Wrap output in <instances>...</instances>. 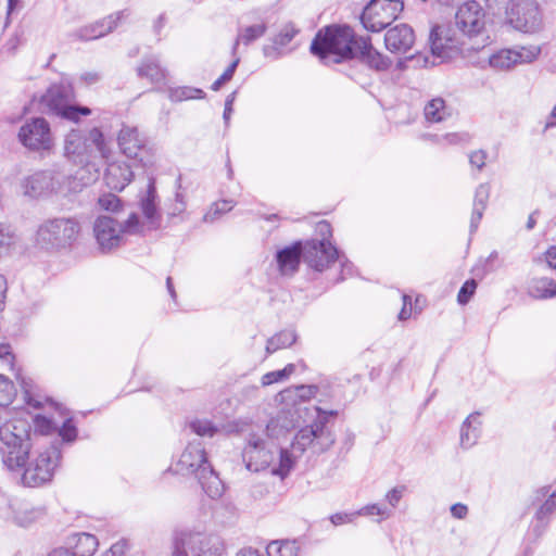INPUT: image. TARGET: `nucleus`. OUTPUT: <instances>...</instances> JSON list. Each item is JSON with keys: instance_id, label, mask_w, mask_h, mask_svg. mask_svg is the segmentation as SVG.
<instances>
[{"instance_id": "obj_1", "label": "nucleus", "mask_w": 556, "mask_h": 556, "mask_svg": "<svg viewBox=\"0 0 556 556\" xmlns=\"http://www.w3.org/2000/svg\"><path fill=\"white\" fill-rule=\"evenodd\" d=\"M316 386L289 387L274 397L279 412L270 417L265 427L269 439H285L300 426L301 421L307 425L299 428L292 440V447L303 453L312 448L315 453L328 451L336 442L334 433L327 427L331 418L337 416L336 410H326L319 406L305 407L303 403L317 395Z\"/></svg>"}, {"instance_id": "obj_2", "label": "nucleus", "mask_w": 556, "mask_h": 556, "mask_svg": "<svg viewBox=\"0 0 556 556\" xmlns=\"http://www.w3.org/2000/svg\"><path fill=\"white\" fill-rule=\"evenodd\" d=\"M61 463L60 450L51 443L35 442L26 451L17 468H7L18 475L22 485L40 488L53 480Z\"/></svg>"}, {"instance_id": "obj_3", "label": "nucleus", "mask_w": 556, "mask_h": 556, "mask_svg": "<svg viewBox=\"0 0 556 556\" xmlns=\"http://www.w3.org/2000/svg\"><path fill=\"white\" fill-rule=\"evenodd\" d=\"M245 467L250 471L268 470L273 476L286 478L295 464V456L285 448H278L258 434H251L242 454Z\"/></svg>"}, {"instance_id": "obj_4", "label": "nucleus", "mask_w": 556, "mask_h": 556, "mask_svg": "<svg viewBox=\"0 0 556 556\" xmlns=\"http://www.w3.org/2000/svg\"><path fill=\"white\" fill-rule=\"evenodd\" d=\"M359 39L346 25H331L319 30L312 42V52L324 62L339 63L357 56Z\"/></svg>"}, {"instance_id": "obj_5", "label": "nucleus", "mask_w": 556, "mask_h": 556, "mask_svg": "<svg viewBox=\"0 0 556 556\" xmlns=\"http://www.w3.org/2000/svg\"><path fill=\"white\" fill-rule=\"evenodd\" d=\"M30 420L17 416L0 427V455L5 468H17L34 443H30Z\"/></svg>"}, {"instance_id": "obj_6", "label": "nucleus", "mask_w": 556, "mask_h": 556, "mask_svg": "<svg viewBox=\"0 0 556 556\" xmlns=\"http://www.w3.org/2000/svg\"><path fill=\"white\" fill-rule=\"evenodd\" d=\"M143 231L144 225L136 213L129 214L123 223L105 215L98 216L93 223V237L102 252H111L124 243L126 236Z\"/></svg>"}, {"instance_id": "obj_7", "label": "nucleus", "mask_w": 556, "mask_h": 556, "mask_svg": "<svg viewBox=\"0 0 556 556\" xmlns=\"http://www.w3.org/2000/svg\"><path fill=\"white\" fill-rule=\"evenodd\" d=\"M63 151L64 156L76 164L86 163L93 151H98L103 159L111 153L110 144L99 128L90 129L87 136L79 130H71L65 136Z\"/></svg>"}, {"instance_id": "obj_8", "label": "nucleus", "mask_w": 556, "mask_h": 556, "mask_svg": "<svg viewBox=\"0 0 556 556\" xmlns=\"http://www.w3.org/2000/svg\"><path fill=\"white\" fill-rule=\"evenodd\" d=\"M505 21L515 31L525 35L539 34L544 27L543 12L535 0H508Z\"/></svg>"}, {"instance_id": "obj_9", "label": "nucleus", "mask_w": 556, "mask_h": 556, "mask_svg": "<svg viewBox=\"0 0 556 556\" xmlns=\"http://www.w3.org/2000/svg\"><path fill=\"white\" fill-rule=\"evenodd\" d=\"M542 45L536 42L517 43L495 50L488 59L495 72L508 73L518 66L530 65L540 60Z\"/></svg>"}, {"instance_id": "obj_10", "label": "nucleus", "mask_w": 556, "mask_h": 556, "mask_svg": "<svg viewBox=\"0 0 556 556\" xmlns=\"http://www.w3.org/2000/svg\"><path fill=\"white\" fill-rule=\"evenodd\" d=\"M17 379L23 389L26 403L31 407L43 409V413L31 417L35 431L42 435H50L56 432L60 420L55 409L49 406L48 402L52 401L40 396L38 386L31 378L18 375Z\"/></svg>"}, {"instance_id": "obj_11", "label": "nucleus", "mask_w": 556, "mask_h": 556, "mask_svg": "<svg viewBox=\"0 0 556 556\" xmlns=\"http://www.w3.org/2000/svg\"><path fill=\"white\" fill-rule=\"evenodd\" d=\"M488 14L477 1H466L456 10L455 26L469 40L480 38L482 46L488 45Z\"/></svg>"}, {"instance_id": "obj_12", "label": "nucleus", "mask_w": 556, "mask_h": 556, "mask_svg": "<svg viewBox=\"0 0 556 556\" xmlns=\"http://www.w3.org/2000/svg\"><path fill=\"white\" fill-rule=\"evenodd\" d=\"M79 224L73 218H55L43 223L36 236L42 248H56L75 240L79 233Z\"/></svg>"}, {"instance_id": "obj_13", "label": "nucleus", "mask_w": 556, "mask_h": 556, "mask_svg": "<svg viewBox=\"0 0 556 556\" xmlns=\"http://www.w3.org/2000/svg\"><path fill=\"white\" fill-rule=\"evenodd\" d=\"M47 517L45 505L24 498H12L2 509V518L22 529H28L43 521Z\"/></svg>"}, {"instance_id": "obj_14", "label": "nucleus", "mask_w": 556, "mask_h": 556, "mask_svg": "<svg viewBox=\"0 0 556 556\" xmlns=\"http://www.w3.org/2000/svg\"><path fill=\"white\" fill-rule=\"evenodd\" d=\"M404 9L401 0H371L362 14L363 26L378 33L395 21Z\"/></svg>"}, {"instance_id": "obj_15", "label": "nucleus", "mask_w": 556, "mask_h": 556, "mask_svg": "<svg viewBox=\"0 0 556 556\" xmlns=\"http://www.w3.org/2000/svg\"><path fill=\"white\" fill-rule=\"evenodd\" d=\"M304 261L316 270H324L336 260H339L343 271L351 274L352 264L344 257H340L337 249L328 240H311L303 247Z\"/></svg>"}, {"instance_id": "obj_16", "label": "nucleus", "mask_w": 556, "mask_h": 556, "mask_svg": "<svg viewBox=\"0 0 556 556\" xmlns=\"http://www.w3.org/2000/svg\"><path fill=\"white\" fill-rule=\"evenodd\" d=\"M428 41L432 56L440 62L450 61L462 52L460 41L447 24L433 25Z\"/></svg>"}, {"instance_id": "obj_17", "label": "nucleus", "mask_w": 556, "mask_h": 556, "mask_svg": "<svg viewBox=\"0 0 556 556\" xmlns=\"http://www.w3.org/2000/svg\"><path fill=\"white\" fill-rule=\"evenodd\" d=\"M20 142L36 152L51 151L54 140L48 122L42 117L27 121L18 130Z\"/></svg>"}, {"instance_id": "obj_18", "label": "nucleus", "mask_w": 556, "mask_h": 556, "mask_svg": "<svg viewBox=\"0 0 556 556\" xmlns=\"http://www.w3.org/2000/svg\"><path fill=\"white\" fill-rule=\"evenodd\" d=\"M70 98V91L64 90L62 86L53 85L42 97V102L56 115L72 121H77L78 114L89 115L91 113V111L86 106L76 108L68 105L67 101Z\"/></svg>"}, {"instance_id": "obj_19", "label": "nucleus", "mask_w": 556, "mask_h": 556, "mask_svg": "<svg viewBox=\"0 0 556 556\" xmlns=\"http://www.w3.org/2000/svg\"><path fill=\"white\" fill-rule=\"evenodd\" d=\"M210 463L206 453L200 442H193L186 446L175 465V472L181 476H197Z\"/></svg>"}, {"instance_id": "obj_20", "label": "nucleus", "mask_w": 556, "mask_h": 556, "mask_svg": "<svg viewBox=\"0 0 556 556\" xmlns=\"http://www.w3.org/2000/svg\"><path fill=\"white\" fill-rule=\"evenodd\" d=\"M415 40L413 27L405 23L389 28L384 34L386 48L394 53H406L413 48Z\"/></svg>"}, {"instance_id": "obj_21", "label": "nucleus", "mask_w": 556, "mask_h": 556, "mask_svg": "<svg viewBox=\"0 0 556 556\" xmlns=\"http://www.w3.org/2000/svg\"><path fill=\"white\" fill-rule=\"evenodd\" d=\"M134 178L130 166L123 161H115L108 164L104 174L106 186L115 191H122Z\"/></svg>"}, {"instance_id": "obj_22", "label": "nucleus", "mask_w": 556, "mask_h": 556, "mask_svg": "<svg viewBox=\"0 0 556 556\" xmlns=\"http://www.w3.org/2000/svg\"><path fill=\"white\" fill-rule=\"evenodd\" d=\"M55 189L54 180L49 172H39L26 177L22 182L23 193L30 198H39Z\"/></svg>"}, {"instance_id": "obj_23", "label": "nucleus", "mask_w": 556, "mask_h": 556, "mask_svg": "<svg viewBox=\"0 0 556 556\" xmlns=\"http://www.w3.org/2000/svg\"><path fill=\"white\" fill-rule=\"evenodd\" d=\"M139 206L147 220L142 223L144 230L147 228H155L160 219V214L157 208V192L153 179L149 181L144 194L140 198Z\"/></svg>"}, {"instance_id": "obj_24", "label": "nucleus", "mask_w": 556, "mask_h": 556, "mask_svg": "<svg viewBox=\"0 0 556 556\" xmlns=\"http://www.w3.org/2000/svg\"><path fill=\"white\" fill-rule=\"evenodd\" d=\"M98 547V539L90 533H73L66 539V548H68L74 556H92Z\"/></svg>"}, {"instance_id": "obj_25", "label": "nucleus", "mask_w": 556, "mask_h": 556, "mask_svg": "<svg viewBox=\"0 0 556 556\" xmlns=\"http://www.w3.org/2000/svg\"><path fill=\"white\" fill-rule=\"evenodd\" d=\"M117 144L123 154L127 157H137L143 148V140L140 138L137 128L124 126L117 135Z\"/></svg>"}, {"instance_id": "obj_26", "label": "nucleus", "mask_w": 556, "mask_h": 556, "mask_svg": "<svg viewBox=\"0 0 556 556\" xmlns=\"http://www.w3.org/2000/svg\"><path fill=\"white\" fill-rule=\"evenodd\" d=\"M122 18V13L112 14L100 22L87 25L78 30V37L84 40L100 38L112 31Z\"/></svg>"}, {"instance_id": "obj_27", "label": "nucleus", "mask_w": 556, "mask_h": 556, "mask_svg": "<svg viewBox=\"0 0 556 556\" xmlns=\"http://www.w3.org/2000/svg\"><path fill=\"white\" fill-rule=\"evenodd\" d=\"M303 249L300 243H294L277 252L276 261L278 269L282 275H292L300 264Z\"/></svg>"}, {"instance_id": "obj_28", "label": "nucleus", "mask_w": 556, "mask_h": 556, "mask_svg": "<svg viewBox=\"0 0 556 556\" xmlns=\"http://www.w3.org/2000/svg\"><path fill=\"white\" fill-rule=\"evenodd\" d=\"M481 415L480 413H471L463 422L460 428V445L464 448L472 447L481 433Z\"/></svg>"}, {"instance_id": "obj_29", "label": "nucleus", "mask_w": 556, "mask_h": 556, "mask_svg": "<svg viewBox=\"0 0 556 556\" xmlns=\"http://www.w3.org/2000/svg\"><path fill=\"white\" fill-rule=\"evenodd\" d=\"M357 56L359 55L370 67L383 71L390 66V60L376 50L368 40L359 38Z\"/></svg>"}, {"instance_id": "obj_30", "label": "nucleus", "mask_w": 556, "mask_h": 556, "mask_svg": "<svg viewBox=\"0 0 556 556\" xmlns=\"http://www.w3.org/2000/svg\"><path fill=\"white\" fill-rule=\"evenodd\" d=\"M195 478L210 497L218 498L224 493V484L210 464Z\"/></svg>"}, {"instance_id": "obj_31", "label": "nucleus", "mask_w": 556, "mask_h": 556, "mask_svg": "<svg viewBox=\"0 0 556 556\" xmlns=\"http://www.w3.org/2000/svg\"><path fill=\"white\" fill-rule=\"evenodd\" d=\"M51 408H54L60 420L58 425V433L65 442H73L77 438V429L73 422L70 413L56 402H48Z\"/></svg>"}, {"instance_id": "obj_32", "label": "nucleus", "mask_w": 556, "mask_h": 556, "mask_svg": "<svg viewBox=\"0 0 556 556\" xmlns=\"http://www.w3.org/2000/svg\"><path fill=\"white\" fill-rule=\"evenodd\" d=\"M167 216L169 218L185 219L187 217V192L182 188L180 177L176 181L174 198L167 206Z\"/></svg>"}, {"instance_id": "obj_33", "label": "nucleus", "mask_w": 556, "mask_h": 556, "mask_svg": "<svg viewBox=\"0 0 556 556\" xmlns=\"http://www.w3.org/2000/svg\"><path fill=\"white\" fill-rule=\"evenodd\" d=\"M425 118L429 123H440L451 116V109L441 97L429 100L424 108Z\"/></svg>"}, {"instance_id": "obj_34", "label": "nucleus", "mask_w": 556, "mask_h": 556, "mask_svg": "<svg viewBox=\"0 0 556 556\" xmlns=\"http://www.w3.org/2000/svg\"><path fill=\"white\" fill-rule=\"evenodd\" d=\"M491 187L488 184H481L475 191L472 214H471V228L476 229L479 222L483 216L486 204L490 198Z\"/></svg>"}, {"instance_id": "obj_35", "label": "nucleus", "mask_w": 556, "mask_h": 556, "mask_svg": "<svg viewBox=\"0 0 556 556\" xmlns=\"http://www.w3.org/2000/svg\"><path fill=\"white\" fill-rule=\"evenodd\" d=\"M528 293L540 300L554 298L556 296V282L546 277L533 278L529 281Z\"/></svg>"}, {"instance_id": "obj_36", "label": "nucleus", "mask_w": 556, "mask_h": 556, "mask_svg": "<svg viewBox=\"0 0 556 556\" xmlns=\"http://www.w3.org/2000/svg\"><path fill=\"white\" fill-rule=\"evenodd\" d=\"M298 339L296 332L291 329L282 330L267 340L266 352L271 354L280 349L290 348Z\"/></svg>"}, {"instance_id": "obj_37", "label": "nucleus", "mask_w": 556, "mask_h": 556, "mask_svg": "<svg viewBox=\"0 0 556 556\" xmlns=\"http://www.w3.org/2000/svg\"><path fill=\"white\" fill-rule=\"evenodd\" d=\"M138 74L141 77H147L153 84H159L165 80L166 73L160 66L156 60L149 59L144 61L138 68Z\"/></svg>"}, {"instance_id": "obj_38", "label": "nucleus", "mask_w": 556, "mask_h": 556, "mask_svg": "<svg viewBox=\"0 0 556 556\" xmlns=\"http://www.w3.org/2000/svg\"><path fill=\"white\" fill-rule=\"evenodd\" d=\"M267 556H298L299 546L295 541H273L266 547Z\"/></svg>"}, {"instance_id": "obj_39", "label": "nucleus", "mask_w": 556, "mask_h": 556, "mask_svg": "<svg viewBox=\"0 0 556 556\" xmlns=\"http://www.w3.org/2000/svg\"><path fill=\"white\" fill-rule=\"evenodd\" d=\"M357 516L376 518L377 522H381L392 516V510L383 504L371 503L357 509Z\"/></svg>"}, {"instance_id": "obj_40", "label": "nucleus", "mask_w": 556, "mask_h": 556, "mask_svg": "<svg viewBox=\"0 0 556 556\" xmlns=\"http://www.w3.org/2000/svg\"><path fill=\"white\" fill-rule=\"evenodd\" d=\"M236 205L233 200H219L214 202L205 212L203 220L205 223H213L220 218L226 213L230 212Z\"/></svg>"}, {"instance_id": "obj_41", "label": "nucleus", "mask_w": 556, "mask_h": 556, "mask_svg": "<svg viewBox=\"0 0 556 556\" xmlns=\"http://www.w3.org/2000/svg\"><path fill=\"white\" fill-rule=\"evenodd\" d=\"M295 372V365L288 364L282 369L266 372L261 378V384L268 387L274 383H281L287 381Z\"/></svg>"}, {"instance_id": "obj_42", "label": "nucleus", "mask_w": 556, "mask_h": 556, "mask_svg": "<svg viewBox=\"0 0 556 556\" xmlns=\"http://www.w3.org/2000/svg\"><path fill=\"white\" fill-rule=\"evenodd\" d=\"M205 96L204 91L193 87H175L169 88L168 97L172 101L181 102L187 100L203 99Z\"/></svg>"}, {"instance_id": "obj_43", "label": "nucleus", "mask_w": 556, "mask_h": 556, "mask_svg": "<svg viewBox=\"0 0 556 556\" xmlns=\"http://www.w3.org/2000/svg\"><path fill=\"white\" fill-rule=\"evenodd\" d=\"M98 206L102 211L118 213L123 210V202L116 194L104 193L99 197Z\"/></svg>"}, {"instance_id": "obj_44", "label": "nucleus", "mask_w": 556, "mask_h": 556, "mask_svg": "<svg viewBox=\"0 0 556 556\" xmlns=\"http://www.w3.org/2000/svg\"><path fill=\"white\" fill-rule=\"evenodd\" d=\"M15 396V388L13 383L0 375V406L7 407L10 405Z\"/></svg>"}, {"instance_id": "obj_45", "label": "nucleus", "mask_w": 556, "mask_h": 556, "mask_svg": "<svg viewBox=\"0 0 556 556\" xmlns=\"http://www.w3.org/2000/svg\"><path fill=\"white\" fill-rule=\"evenodd\" d=\"M265 33V26L263 24H257L245 28L237 38L236 45L243 42L244 45L250 43L251 41L260 38Z\"/></svg>"}, {"instance_id": "obj_46", "label": "nucleus", "mask_w": 556, "mask_h": 556, "mask_svg": "<svg viewBox=\"0 0 556 556\" xmlns=\"http://www.w3.org/2000/svg\"><path fill=\"white\" fill-rule=\"evenodd\" d=\"M193 432L201 437H213L216 433V428L210 420L197 419L190 424Z\"/></svg>"}, {"instance_id": "obj_47", "label": "nucleus", "mask_w": 556, "mask_h": 556, "mask_svg": "<svg viewBox=\"0 0 556 556\" xmlns=\"http://www.w3.org/2000/svg\"><path fill=\"white\" fill-rule=\"evenodd\" d=\"M477 289V282L475 279L467 280L460 288L457 294V302L460 305H465L469 302L471 296L475 294Z\"/></svg>"}, {"instance_id": "obj_48", "label": "nucleus", "mask_w": 556, "mask_h": 556, "mask_svg": "<svg viewBox=\"0 0 556 556\" xmlns=\"http://www.w3.org/2000/svg\"><path fill=\"white\" fill-rule=\"evenodd\" d=\"M358 518L357 510L351 513H336L330 516L333 526H342L354 522Z\"/></svg>"}, {"instance_id": "obj_49", "label": "nucleus", "mask_w": 556, "mask_h": 556, "mask_svg": "<svg viewBox=\"0 0 556 556\" xmlns=\"http://www.w3.org/2000/svg\"><path fill=\"white\" fill-rule=\"evenodd\" d=\"M207 541V538L206 536H203V535H200V534H195V535H189L182 543V547L181 548H186L187 551H191L192 553V556L193 555H197L198 553H195L193 549L195 546H200L202 553H205V549H203L202 545L204 544V542Z\"/></svg>"}, {"instance_id": "obj_50", "label": "nucleus", "mask_w": 556, "mask_h": 556, "mask_svg": "<svg viewBox=\"0 0 556 556\" xmlns=\"http://www.w3.org/2000/svg\"><path fill=\"white\" fill-rule=\"evenodd\" d=\"M405 490L406 489L404 485H399L392 488L386 493L384 498L392 508H395L397 506V504L400 503L405 493Z\"/></svg>"}, {"instance_id": "obj_51", "label": "nucleus", "mask_w": 556, "mask_h": 556, "mask_svg": "<svg viewBox=\"0 0 556 556\" xmlns=\"http://www.w3.org/2000/svg\"><path fill=\"white\" fill-rule=\"evenodd\" d=\"M298 29L294 25L288 24L283 27V29L277 36L276 42L283 46L290 42L294 36L296 35Z\"/></svg>"}, {"instance_id": "obj_52", "label": "nucleus", "mask_w": 556, "mask_h": 556, "mask_svg": "<svg viewBox=\"0 0 556 556\" xmlns=\"http://www.w3.org/2000/svg\"><path fill=\"white\" fill-rule=\"evenodd\" d=\"M238 60L233 61L223 73V75L214 81V84L212 85L213 90H218L224 83L228 81L232 77L235 70L238 65Z\"/></svg>"}, {"instance_id": "obj_53", "label": "nucleus", "mask_w": 556, "mask_h": 556, "mask_svg": "<svg viewBox=\"0 0 556 556\" xmlns=\"http://www.w3.org/2000/svg\"><path fill=\"white\" fill-rule=\"evenodd\" d=\"M413 315V305L410 296L404 294L403 295V306L399 313L400 320H407Z\"/></svg>"}, {"instance_id": "obj_54", "label": "nucleus", "mask_w": 556, "mask_h": 556, "mask_svg": "<svg viewBox=\"0 0 556 556\" xmlns=\"http://www.w3.org/2000/svg\"><path fill=\"white\" fill-rule=\"evenodd\" d=\"M556 509V490L549 495V497L541 506L536 515L544 516L551 514Z\"/></svg>"}, {"instance_id": "obj_55", "label": "nucleus", "mask_w": 556, "mask_h": 556, "mask_svg": "<svg viewBox=\"0 0 556 556\" xmlns=\"http://www.w3.org/2000/svg\"><path fill=\"white\" fill-rule=\"evenodd\" d=\"M485 160H486V154L482 150L473 151L469 155L470 164L472 166L477 167L478 169H481L484 166Z\"/></svg>"}, {"instance_id": "obj_56", "label": "nucleus", "mask_w": 556, "mask_h": 556, "mask_svg": "<svg viewBox=\"0 0 556 556\" xmlns=\"http://www.w3.org/2000/svg\"><path fill=\"white\" fill-rule=\"evenodd\" d=\"M126 543L117 542L113 544L102 556H125Z\"/></svg>"}, {"instance_id": "obj_57", "label": "nucleus", "mask_w": 556, "mask_h": 556, "mask_svg": "<svg viewBox=\"0 0 556 556\" xmlns=\"http://www.w3.org/2000/svg\"><path fill=\"white\" fill-rule=\"evenodd\" d=\"M451 514L456 519H464L468 514V507L463 503H456L451 506Z\"/></svg>"}, {"instance_id": "obj_58", "label": "nucleus", "mask_w": 556, "mask_h": 556, "mask_svg": "<svg viewBox=\"0 0 556 556\" xmlns=\"http://www.w3.org/2000/svg\"><path fill=\"white\" fill-rule=\"evenodd\" d=\"M235 99H236V92H231L227 99H226V102H225V110H224V119L226 123L229 122L230 119V116L232 114V104L235 102Z\"/></svg>"}, {"instance_id": "obj_59", "label": "nucleus", "mask_w": 556, "mask_h": 556, "mask_svg": "<svg viewBox=\"0 0 556 556\" xmlns=\"http://www.w3.org/2000/svg\"><path fill=\"white\" fill-rule=\"evenodd\" d=\"M80 80L87 85H93L100 80V75L97 72H85L80 75Z\"/></svg>"}, {"instance_id": "obj_60", "label": "nucleus", "mask_w": 556, "mask_h": 556, "mask_svg": "<svg viewBox=\"0 0 556 556\" xmlns=\"http://www.w3.org/2000/svg\"><path fill=\"white\" fill-rule=\"evenodd\" d=\"M545 260L551 268L556 269V247H553L546 251Z\"/></svg>"}, {"instance_id": "obj_61", "label": "nucleus", "mask_w": 556, "mask_h": 556, "mask_svg": "<svg viewBox=\"0 0 556 556\" xmlns=\"http://www.w3.org/2000/svg\"><path fill=\"white\" fill-rule=\"evenodd\" d=\"M7 293V281L3 276L0 275V312H2L4 307V300Z\"/></svg>"}, {"instance_id": "obj_62", "label": "nucleus", "mask_w": 556, "mask_h": 556, "mask_svg": "<svg viewBox=\"0 0 556 556\" xmlns=\"http://www.w3.org/2000/svg\"><path fill=\"white\" fill-rule=\"evenodd\" d=\"M48 556H74L66 547H58L51 551Z\"/></svg>"}, {"instance_id": "obj_63", "label": "nucleus", "mask_w": 556, "mask_h": 556, "mask_svg": "<svg viewBox=\"0 0 556 556\" xmlns=\"http://www.w3.org/2000/svg\"><path fill=\"white\" fill-rule=\"evenodd\" d=\"M465 136L458 134H447L445 140L451 144H456L464 141Z\"/></svg>"}, {"instance_id": "obj_64", "label": "nucleus", "mask_w": 556, "mask_h": 556, "mask_svg": "<svg viewBox=\"0 0 556 556\" xmlns=\"http://www.w3.org/2000/svg\"><path fill=\"white\" fill-rule=\"evenodd\" d=\"M236 556H264V555L253 548H242L237 553Z\"/></svg>"}]
</instances>
